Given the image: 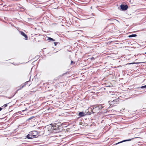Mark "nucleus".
Instances as JSON below:
<instances>
[{
	"label": "nucleus",
	"instance_id": "obj_1",
	"mask_svg": "<svg viewBox=\"0 0 146 146\" xmlns=\"http://www.w3.org/2000/svg\"><path fill=\"white\" fill-rule=\"evenodd\" d=\"M44 130L42 129L41 131H33L29 132V134L26 136L27 138L28 139H32L34 138L37 137L39 134L42 135L44 134Z\"/></svg>",
	"mask_w": 146,
	"mask_h": 146
},
{
	"label": "nucleus",
	"instance_id": "obj_2",
	"mask_svg": "<svg viewBox=\"0 0 146 146\" xmlns=\"http://www.w3.org/2000/svg\"><path fill=\"white\" fill-rule=\"evenodd\" d=\"M118 100L115 99L113 100H111L109 101V104L110 106H116L118 104Z\"/></svg>",
	"mask_w": 146,
	"mask_h": 146
},
{
	"label": "nucleus",
	"instance_id": "obj_3",
	"mask_svg": "<svg viewBox=\"0 0 146 146\" xmlns=\"http://www.w3.org/2000/svg\"><path fill=\"white\" fill-rule=\"evenodd\" d=\"M92 107L94 113L99 112L100 110L98 108H99L97 107V106L95 105L92 106Z\"/></svg>",
	"mask_w": 146,
	"mask_h": 146
},
{
	"label": "nucleus",
	"instance_id": "obj_4",
	"mask_svg": "<svg viewBox=\"0 0 146 146\" xmlns=\"http://www.w3.org/2000/svg\"><path fill=\"white\" fill-rule=\"evenodd\" d=\"M87 110H88V114L89 115H90L92 113H94L92 106L89 108Z\"/></svg>",
	"mask_w": 146,
	"mask_h": 146
},
{
	"label": "nucleus",
	"instance_id": "obj_5",
	"mask_svg": "<svg viewBox=\"0 0 146 146\" xmlns=\"http://www.w3.org/2000/svg\"><path fill=\"white\" fill-rule=\"evenodd\" d=\"M121 9L123 10H126L128 8V6L127 5H120Z\"/></svg>",
	"mask_w": 146,
	"mask_h": 146
},
{
	"label": "nucleus",
	"instance_id": "obj_6",
	"mask_svg": "<svg viewBox=\"0 0 146 146\" xmlns=\"http://www.w3.org/2000/svg\"><path fill=\"white\" fill-rule=\"evenodd\" d=\"M19 32L21 34L25 37V40L27 39L28 36L24 32L21 31H20Z\"/></svg>",
	"mask_w": 146,
	"mask_h": 146
},
{
	"label": "nucleus",
	"instance_id": "obj_7",
	"mask_svg": "<svg viewBox=\"0 0 146 146\" xmlns=\"http://www.w3.org/2000/svg\"><path fill=\"white\" fill-rule=\"evenodd\" d=\"M134 138H132V139H131L125 140L122 141H121L120 142H118V143H117L115 144V145H117L118 144H119V143H123V142H124L130 141L131 140H132V139H134Z\"/></svg>",
	"mask_w": 146,
	"mask_h": 146
},
{
	"label": "nucleus",
	"instance_id": "obj_8",
	"mask_svg": "<svg viewBox=\"0 0 146 146\" xmlns=\"http://www.w3.org/2000/svg\"><path fill=\"white\" fill-rule=\"evenodd\" d=\"M85 115L84 113L83 112H80L78 114V115L80 117H82Z\"/></svg>",
	"mask_w": 146,
	"mask_h": 146
},
{
	"label": "nucleus",
	"instance_id": "obj_9",
	"mask_svg": "<svg viewBox=\"0 0 146 146\" xmlns=\"http://www.w3.org/2000/svg\"><path fill=\"white\" fill-rule=\"evenodd\" d=\"M25 86V84H22V85H21L20 87V88L18 89V90H20L22 88H23L24 86Z\"/></svg>",
	"mask_w": 146,
	"mask_h": 146
},
{
	"label": "nucleus",
	"instance_id": "obj_10",
	"mask_svg": "<svg viewBox=\"0 0 146 146\" xmlns=\"http://www.w3.org/2000/svg\"><path fill=\"white\" fill-rule=\"evenodd\" d=\"M137 36V35L136 34H132L131 35H129L128 37H133L136 36Z\"/></svg>",
	"mask_w": 146,
	"mask_h": 146
},
{
	"label": "nucleus",
	"instance_id": "obj_11",
	"mask_svg": "<svg viewBox=\"0 0 146 146\" xmlns=\"http://www.w3.org/2000/svg\"><path fill=\"white\" fill-rule=\"evenodd\" d=\"M142 88V89L145 88H146V85H145V86H141L140 87H138L137 88L138 89H139V88Z\"/></svg>",
	"mask_w": 146,
	"mask_h": 146
},
{
	"label": "nucleus",
	"instance_id": "obj_12",
	"mask_svg": "<svg viewBox=\"0 0 146 146\" xmlns=\"http://www.w3.org/2000/svg\"><path fill=\"white\" fill-rule=\"evenodd\" d=\"M42 129L44 130L43 128L42 129V127H38L37 128V129L38 130V131H41L42 130Z\"/></svg>",
	"mask_w": 146,
	"mask_h": 146
},
{
	"label": "nucleus",
	"instance_id": "obj_13",
	"mask_svg": "<svg viewBox=\"0 0 146 146\" xmlns=\"http://www.w3.org/2000/svg\"><path fill=\"white\" fill-rule=\"evenodd\" d=\"M97 107L98 108V109L100 110L101 109H102V106L101 105H98V106H97Z\"/></svg>",
	"mask_w": 146,
	"mask_h": 146
},
{
	"label": "nucleus",
	"instance_id": "obj_14",
	"mask_svg": "<svg viewBox=\"0 0 146 146\" xmlns=\"http://www.w3.org/2000/svg\"><path fill=\"white\" fill-rule=\"evenodd\" d=\"M48 40H52L53 41H54L55 40H54L53 38H51V37H48Z\"/></svg>",
	"mask_w": 146,
	"mask_h": 146
},
{
	"label": "nucleus",
	"instance_id": "obj_15",
	"mask_svg": "<svg viewBox=\"0 0 146 146\" xmlns=\"http://www.w3.org/2000/svg\"><path fill=\"white\" fill-rule=\"evenodd\" d=\"M34 117H35L34 116L31 117H30L29 118H28V120L29 121V120L31 119H33V118H34Z\"/></svg>",
	"mask_w": 146,
	"mask_h": 146
},
{
	"label": "nucleus",
	"instance_id": "obj_16",
	"mask_svg": "<svg viewBox=\"0 0 146 146\" xmlns=\"http://www.w3.org/2000/svg\"><path fill=\"white\" fill-rule=\"evenodd\" d=\"M8 104V103L4 104L2 107H4V108L6 107L7 106V104Z\"/></svg>",
	"mask_w": 146,
	"mask_h": 146
},
{
	"label": "nucleus",
	"instance_id": "obj_17",
	"mask_svg": "<svg viewBox=\"0 0 146 146\" xmlns=\"http://www.w3.org/2000/svg\"><path fill=\"white\" fill-rule=\"evenodd\" d=\"M30 82L29 81H27L26 82H25L24 84H25V86L27 84L28 82Z\"/></svg>",
	"mask_w": 146,
	"mask_h": 146
},
{
	"label": "nucleus",
	"instance_id": "obj_18",
	"mask_svg": "<svg viewBox=\"0 0 146 146\" xmlns=\"http://www.w3.org/2000/svg\"><path fill=\"white\" fill-rule=\"evenodd\" d=\"M90 59L92 60H94L95 59V58H94V57H91L90 58Z\"/></svg>",
	"mask_w": 146,
	"mask_h": 146
},
{
	"label": "nucleus",
	"instance_id": "obj_19",
	"mask_svg": "<svg viewBox=\"0 0 146 146\" xmlns=\"http://www.w3.org/2000/svg\"><path fill=\"white\" fill-rule=\"evenodd\" d=\"M58 43L57 42H54V45L55 46H56L57 45V44H58Z\"/></svg>",
	"mask_w": 146,
	"mask_h": 146
},
{
	"label": "nucleus",
	"instance_id": "obj_20",
	"mask_svg": "<svg viewBox=\"0 0 146 146\" xmlns=\"http://www.w3.org/2000/svg\"><path fill=\"white\" fill-rule=\"evenodd\" d=\"M112 20L111 19H108V21H112Z\"/></svg>",
	"mask_w": 146,
	"mask_h": 146
},
{
	"label": "nucleus",
	"instance_id": "obj_21",
	"mask_svg": "<svg viewBox=\"0 0 146 146\" xmlns=\"http://www.w3.org/2000/svg\"><path fill=\"white\" fill-rule=\"evenodd\" d=\"M2 110V108H1V107H0V111H1Z\"/></svg>",
	"mask_w": 146,
	"mask_h": 146
},
{
	"label": "nucleus",
	"instance_id": "obj_22",
	"mask_svg": "<svg viewBox=\"0 0 146 146\" xmlns=\"http://www.w3.org/2000/svg\"><path fill=\"white\" fill-rule=\"evenodd\" d=\"M73 61L71 60V64H72V63H73Z\"/></svg>",
	"mask_w": 146,
	"mask_h": 146
},
{
	"label": "nucleus",
	"instance_id": "obj_23",
	"mask_svg": "<svg viewBox=\"0 0 146 146\" xmlns=\"http://www.w3.org/2000/svg\"><path fill=\"white\" fill-rule=\"evenodd\" d=\"M116 21H117L118 22H119V21L118 20H116L115 19V20Z\"/></svg>",
	"mask_w": 146,
	"mask_h": 146
},
{
	"label": "nucleus",
	"instance_id": "obj_24",
	"mask_svg": "<svg viewBox=\"0 0 146 146\" xmlns=\"http://www.w3.org/2000/svg\"><path fill=\"white\" fill-rule=\"evenodd\" d=\"M91 8H92V7H91Z\"/></svg>",
	"mask_w": 146,
	"mask_h": 146
},
{
	"label": "nucleus",
	"instance_id": "obj_25",
	"mask_svg": "<svg viewBox=\"0 0 146 146\" xmlns=\"http://www.w3.org/2000/svg\"><path fill=\"white\" fill-rule=\"evenodd\" d=\"M145 54H146V52L145 53Z\"/></svg>",
	"mask_w": 146,
	"mask_h": 146
}]
</instances>
